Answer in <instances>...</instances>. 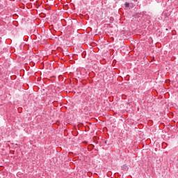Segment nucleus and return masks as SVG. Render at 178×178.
<instances>
[{"mask_svg":"<svg viewBox=\"0 0 178 178\" xmlns=\"http://www.w3.org/2000/svg\"><path fill=\"white\" fill-rule=\"evenodd\" d=\"M125 7H127V8H130V3L126 2V3H125Z\"/></svg>","mask_w":178,"mask_h":178,"instance_id":"obj_1","label":"nucleus"}]
</instances>
